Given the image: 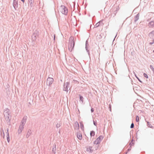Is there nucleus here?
I'll return each mask as SVG.
<instances>
[{
  "instance_id": "1",
  "label": "nucleus",
  "mask_w": 154,
  "mask_h": 154,
  "mask_svg": "<svg viewBox=\"0 0 154 154\" xmlns=\"http://www.w3.org/2000/svg\"><path fill=\"white\" fill-rule=\"evenodd\" d=\"M27 119V116H25L23 118L20 124L18 130V134H20L22 132L24 127L26 123Z\"/></svg>"
},
{
  "instance_id": "2",
  "label": "nucleus",
  "mask_w": 154,
  "mask_h": 154,
  "mask_svg": "<svg viewBox=\"0 0 154 154\" xmlns=\"http://www.w3.org/2000/svg\"><path fill=\"white\" fill-rule=\"evenodd\" d=\"M73 40L74 38L73 37H71L70 38L68 44V49L70 51H72L73 50L74 47L75 43Z\"/></svg>"
},
{
  "instance_id": "3",
  "label": "nucleus",
  "mask_w": 154,
  "mask_h": 154,
  "mask_svg": "<svg viewBox=\"0 0 154 154\" xmlns=\"http://www.w3.org/2000/svg\"><path fill=\"white\" fill-rule=\"evenodd\" d=\"M39 35V32L38 30H36L34 31L32 36V42H36L37 38L38 37Z\"/></svg>"
},
{
  "instance_id": "4",
  "label": "nucleus",
  "mask_w": 154,
  "mask_h": 154,
  "mask_svg": "<svg viewBox=\"0 0 154 154\" xmlns=\"http://www.w3.org/2000/svg\"><path fill=\"white\" fill-rule=\"evenodd\" d=\"M4 114L5 119L7 122H9L10 119L9 118L10 110L9 109H7L4 111Z\"/></svg>"
},
{
  "instance_id": "5",
  "label": "nucleus",
  "mask_w": 154,
  "mask_h": 154,
  "mask_svg": "<svg viewBox=\"0 0 154 154\" xmlns=\"http://www.w3.org/2000/svg\"><path fill=\"white\" fill-rule=\"evenodd\" d=\"M59 10L63 14L65 15H66L68 12L67 8L64 5H61L59 8Z\"/></svg>"
},
{
  "instance_id": "6",
  "label": "nucleus",
  "mask_w": 154,
  "mask_h": 154,
  "mask_svg": "<svg viewBox=\"0 0 154 154\" xmlns=\"http://www.w3.org/2000/svg\"><path fill=\"white\" fill-rule=\"evenodd\" d=\"M112 14H114L113 17H114L117 13V11L119 9V7L118 6L114 5L112 8Z\"/></svg>"
},
{
  "instance_id": "7",
  "label": "nucleus",
  "mask_w": 154,
  "mask_h": 154,
  "mask_svg": "<svg viewBox=\"0 0 154 154\" xmlns=\"http://www.w3.org/2000/svg\"><path fill=\"white\" fill-rule=\"evenodd\" d=\"M70 88V83L67 82L64 83L63 85V90L65 91H68V89H69Z\"/></svg>"
},
{
  "instance_id": "8",
  "label": "nucleus",
  "mask_w": 154,
  "mask_h": 154,
  "mask_svg": "<svg viewBox=\"0 0 154 154\" xmlns=\"http://www.w3.org/2000/svg\"><path fill=\"white\" fill-rule=\"evenodd\" d=\"M54 82V79L52 78L48 77L47 80V84L50 86Z\"/></svg>"
},
{
  "instance_id": "9",
  "label": "nucleus",
  "mask_w": 154,
  "mask_h": 154,
  "mask_svg": "<svg viewBox=\"0 0 154 154\" xmlns=\"http://www.w3.org/2000/svg\"><path fill=\"white\" fill-rule=\"evenodd\" d=\"M13 5L15 9L18 7V0H14Z\"/></svg>"
},
{
  "instance_id": "10",
  "label": "nucleus",
  "mask_w": 154,
  "mask_h": 154,
  "mask_svg": "<svg viewBox=\"0 0 154 154\" xmlns=\"http://www.w3.org/2000/svg\"><path fill=\"white\" fill-rule=\"evenodd\" d=\"M77 138L79 140H81L82 139V136L81 133L80 131L78 132L77 133Z\"/></svg>"
},
{
  "instance_id": "11",
  "label": "nucleus",
  "mask_w": 154,
  "mask_h": 154,
  "mask_svg": "<svg viewBox=\"0 0 154 154\" xmlns=\"http://www.w3.org/2000/svg\"><path fill=\"white\" fill-rule=\"evenodd\" d=\"M103 23L102 22V21L101 20L96 24V25H95V27H97L100 26H103Z\"/></svg>"
},
{
  "instance_id": "12",
  "label": "nucleus",
  "mask_w": 154,
  "mask_h": 154,
  "mask_svg": "<svg viewBox=\"0 0 154 154\" xmlns=\"http://www.w3.org/2000/svg\"><path fill=\"white\" fill-rule=\"evenodd\" d=\"M56 145L54 144L53 145L52 149V152H51V154H55L56 153Z\"/></svg>"
},
{
  "instance_id": "13",
  "label": "nucleus",
  "mask_w": 154,
  "mask_h": 154,
  "mask_svg": "<svg viewBox=\"0 0 154 154\" xmlns=\"http://www.w3.org/2000/svg\"><path fill=\"white\" fill-rule=\"evenodd\" d=\"M88 42L87 40H86V44H85V48L86 50L88 53V54L89 55H90V53L89 50L88 49Z\"/></svg>"
},
{
  "instance_id": "14",
  "label": "nucleus",
  "mask_w": 154,
  "mask_h": 154,
  "mask_svg": "<svg viewBox=\"0 0 154 154\" xmlns=\"http://www.w3.org/2000/svg\"><path fill=\"white\" fill-rule=\"evenodd\" d=\"M92 147L89 146L87 148V151L89 152H92L93 151V149H92Z\"/></svg>"
},
{
  "instance_id": "15",
  "label": "nucleus",
  "mask_w": 154,
  "mask_h": 154,
  "mask_svg": "<svg viewBox=\"0 0 154 154\" xmlns=\"http://www.w3.org/2000/svg\"><path fill=\"white\" fill-rule=\"evenodd\" d=\"M32 133L31 131L30 130H29L28 131V132H27L26 135V137L27 138H28L29 136Z\"/></svg>"
},
{
  "instance_id": "16",
  "label": "nucleus",
  "mask_w": 154,
  "mask_h": 154,
  "mask_svg": "<svg viewBox=\"0 0 154 154\" xmlns=\"http://www.w3.org/2000/svg\"><path fill=\"white\" fill-rule=\"evenodd\" d=\"M140 15L139 13H138L135 16L134 18V21L135 22L137 21L139 19Z\"/></svg>"
},
{
  "instance_id": "17",
  "label": "nucleus",
  "mask_w": 154,
  "mask_h": 154,
  "mask_svg": "<svg viewBox=\"0 0 154 154\" xmlns=\"http://www.w3.org/2000/svg\"><path fill=\"white\" fill-rule=\"evenodd\" d=\"M149 26L150 27V26H151V27L154 26V20L150 22L149 23Z\"/></svg>"
},
{
  "instance_id": "18",
  "label": "nucleus",
  "mask_w": 154,
  "mask_h": 154,
  "mask_svg": "<svg viewBox=\"0 0 154 154\" xmlns=\"http://www.w3.org/2000/svg\"><path fill=\"white\" fill-rule=\"evenodd\" d=\"M79 125L78 122H76L75 123V129H79Z\"/></svg>"
},
{
  "instance_id": "19",
  "label": "nucleus",
  "mask_w": 154,
  "mask_h": 154,
  "mask_svg": "<svg viewBox=\"0 0 154 154\" xmlns=\"http://www.w3.org/2000/svg\"><path fill=\"white\" fill-rule=\"evenodd\" d=\"M34 0H29V2L30 4V7H32V4L34 2Z\"/></svg>"
},
{
  "instance_id": "20",
  "label": "nucleus",
  "mask_w": 154,
  "mask_h": 154,
  "mask_svg": "<svg viewBox=\"0 0 154 154\" xmlns=\"http://www.w3.org/2000/svg\"><path fill=\"white\" fill-rule=\"evenodd\" d=\"M103 137L102 136H100L99 137H98L97 139V140H98L100 142L101 141V140L103 139Z\"/></svg>"
},
{
  "instance_id": "21",
  "label": "nucleus",
  "mask_w": 154,
  "mask_h": 154,
  "mask_svg": "<svg viewBox=\"0 0 154 154\" xmlns=\"http://www.w3.org/2000/svg\"><path fill=\"white\" fill-rule=\"evenodd\" d=\"M90 134L91 137L92 136H94L95 135V132L93 131H91L90 133Z\"/></svg>"
},
{
  "instance_id": "22",
  "label": "nucleus",
  "mask_w": 154,
  "mask_h": 154,
  "mask_svg": "<svg viewBox=\"0 0 154 154\" xmlns=\"http://www.w3.org/2000/svg\"><path fill=\"white\" fill-rule=\"evenodd\" d=\"M100 141H99L98 140H97L96 139L94 142V143L95 144H99L100 143Z\"/></svg>"
},
{
  "instance_id": "23",
  "label": "nucleus",
  "mask_w": 154,
  "mask_h": 154,
  "mask_svg": "<svg viewBox=\"0 0 154 154\" xmlns=\"http://www.w3.org/2000/svg\"><path fill=\"white\" fill-rule=\"evenodd\" d=\"M133 139L131 140V142L129 143V145L130 146L132 147V146H134V143L133 142Z\"/></svg>"
},
{
  "instance_id": "24",
  "label": "nucleus",
  "mask_w": 154,
  "mask_h": 154,
  "mask_svg": "<svg viewBox=\"0 0 154 154\" xmlns=\"http://www.w3.org/2000/svg\"><path fill=\"white\" fill-rule=\"evenodd\" d=\"M79 99H80V100L82 102H83V97L81 96L80 95H79Z\"/></svg>"
},
{
  "instance_id": "25",
  "label": "nucleus",
  "mask_w": 154,
  "mask_h": 154,
  "mask_svg": "<svg viewBox=\"0 0 154 154\" xmlns=\"http://www.w3.org/2000/svg\"><path fill=\"white\" fill-rule=\"evenodd\" d=\"M80 128H81L82 130H83V129H84V125H83V124L82 123H80Z\"/></svg>"
},
{
  "instance_id": "26",
  "label": "nucleus",
  "mask_w": 154,
  "mask_h": 154,
  "mask_svg": "<svg viewBox=\"0 0 154 154\" xmlns=\"http://www.w3.org/2000/svg\"><path fill=\"white\" fill-rule=\"evenodd\" d=\"M150 68L153 71V73L154 74V68L153 66L152 65H150Z\"/></svg>"
},
{
  "instance_id": "27",
  "label": "nucleus",
  "mask_w": 154,
  "mask_h": 154,
  "mask_svg": "<svg viewBox=\"0 0 154 154\" xmlns=\"http://www.w3.org/2000/svg\"><path fill=\"white\" fill-rule=\"evenodd\" d=\"M7 141L9 143L10 141V137H9V134H8V135H7Z\"/></svg>"
},
{
  "instance_id": "28",
  "label": "nucleus",
  "mask_w": 154,
  "mask_h": 154,
  "mask_svg": "<svg viewBox=\"0 0 154 154\" xmlns=\"http://www.w3.org/2000/svg\"><path fill=\"white\" fill-rule=\"evenodd\" d=\"M61 125V124L60 123H59V124H57L56 125V127L57 128H58L60 127Z\"/></svg>"
},
{
  "instance_id": "29",
  "label": "nucleus",
  "mask_w": 154,
  "mask_h": 154,
  "mask_svg": "<svg viewBox=\"0 0 154 154\" xmlns=\"http://www.w3.org/2000/svg\"><path fill=\"white\" fill-rule=\"evenodd\" d=\"M149 35H150L151 34L153 36L152 37H154V31H153L151 32H150L149 33Z\"/></svg>"
},
{
  "instance_id": "30",
  "label": "nucleus",
  "mask_w": 154,
  "mask_h": 154,
  "mask_svg": "<svg viewBox=\"0 0 154 154\" xmlns=\"http://www.w3.org/2000/svg\"><path fill=\"white\" fill-rule=\"evenodd\" d=\"M136 121L137 122L139 121V118L138 116H136Z\"/></svg>"
},
{
  "instance_id": "31",
  "label": "nucleus",
  "mask_w": 154,
  "mask_h": 154,
  "mask_svg": "<svg viewBox=\"0 0 154 154\" xmlns=\"http://www.w3.org/2000/svg\"><path fill=\"white\" fill-rule=\"evenodd\" d=\"M131 147L130 146V147H129V148H128L127 150V152H126V154H127V153L129 151L131 150Z\"/></svg>"
},
{
  "instance_id": "32",
  "label": "nucleus",
  "mask_w": 154,
  "mask_h": 154,
  "mask_svg": "<svg viewBox=\"0 0 154 154\" xmlns=\"http://www.w3.org/2000/svg\"><path fill=\"white\" fill-rule=\"evenodd\" d=\"M147 126L149 127H150V128H152V126L151 125V124H150V123L149 122H147Z\"/></svg>"
},
{
  "instance_id": "33",
  "label": "nucleus",
  "mask_w": 154,
  "mask_h": 154,
  "mask_svg": "<svg viewBox=\"0 0 154 154\" xmlns=\"http://www.w3.org/2000/svg\"><path fill=\"white\" fill-rule=\"evenodd\" d=\"M143 76H144V77H145V78H146L147 79H148V78L147 75V74H146L145 73H144L143 74Z\"/></svg>"
},
{
  "instance_id": "34",
  "label": "nucleus",
  "mask_w": 154,
  "mask_h": 154,
  "mask_svg": "<svg viewBox=\"0 0 154 154\" xmlns=\"http://www.w3.org/2000/svg\"><path fill=\"white\" fill-rule=\"evenodd\" d=\"M154 43V39H153L152 40V41L151 42H150L149 43V45H152Z\"/></svg>"
},
{
  "instance_id": "35",
  "label": "nucleus",
  "mask_w": 154,
  "mask_h": 154,
  "mask_svg": "<svg viewBox=\"0 0 154 154\" xmlns=\"http://www.w3.org/2000/svg\"><path fill=\"white\" fill-rule=\"evenodd\" d=\"M134 123H132L131 125L130 128H134Z\"/></svg>"
},
{
  "instance_id": "36",
  "label": "nucleus",
  "mask_w": 154,
  "mask_h": 154,
  "mask_svg": "<svg viewBox=\"0 0 154 154\" xmlns=\"http://www.w3.org/2000/svg\"><path fill=\"white\" fill-rule=\"evenodd\" d=\"M93 122L94 125L95 126H96L97 125L96 121H95L94 120H93Z\"/></svg>"
},
{
  "instance_id": "37",
  "label": "nucleus",
  "mask_w": 154,
  "mask_h": 154,
  "mask_svg": "<svg viewBox=\"0 0 154 154\" xmlns=\"http://www.w3.org/2000/svg\"><path fill=\"white\" fill-rule=\"evenodd\" d=\"M6 131H7V132H6V133L7 134V135H8V134H9V132H8L9 128H7L6 129Z\"/></svg>"
},
{
  "instance_id": "38",
  "label": "nucleus",
  "mask_w": 154,
  "mask_h": 154,
  "mask_svg": "<svg viewBox=\"0 0 154 154\" xmlns=\"http://www.w3.org/2000/svg\"><path fill=\"white\" fill-rule=\"evenodd\" d=\"M94 109L93 108H91V112H93L94 111Z\"/></svg>"
},
{
  "instance_id": "39",
  "label": "nucleus",
  "mask_w": 154,
  "mask_h": 154,
  "mask_svg": "<svg viewBox=\"0 0 154 154\" xmlns=\"http://www.w3.org/2000/svg\"><path fill=\"white\" fill-rule=\"evenodd\" d=\"M55 35H54V40H55Z\"/></svg>"
},
{
  "instance_id": "40",
  "label": "nucleus",
  "mask_w": 154,
  "mask_h": 154,
  "mask_svg": "<svg viewBox=\"0 0 154 154\" xmlns=\"http://www.w3.org/2000/svg\"><path fill=\"white\" fill-rule=\"evenodd\" d=\"M137 79H138V80H139V81L141 82H142L137 77Z\"/></svg>"
},
{
  "instance_id": "41",
  "label": "nucleus",
  "mask_w": 154,
  "mask_h": 154,
  "mask_svg": "<svg viewBox=\"0 0 154 154\" xmlns=\"http://www.w3.org/2000/svg\"><path fill=\"white\" fill-rule=\"evenodd\" d=\"M23 3H24V0H21Z\"/></svg>"
},
{
  "instance_id": "42",
  "label": "nucleus",
  "mask_w": 154,
  "mask_h": 154,
  "mask_svg": "<svg viewBox=\"0 0 154 154\" xmlns=\"http://www.w3.org/2000/svg\"><path fill=\"white\" fill-rule=\"evenodd\" d=\"M3 134H4V136H3V137L4 138V137H5V134H4V132H3Z\"/></svg>"
},
{
  "instance_id": "43",
  "label": "nucleus",
  "mask_w": 154,
  "mask_h": 154,
  "mask_svg": "<svg viewBox=\"0 0 154 154\" xmlns=\"http://www.w3.org/2000/svg\"><path fill=\"white\" fill-rule=\"evenodd\" d=\"M153 52L154 53V50L153 51Z\"/></svg>"
}]
</instances>
